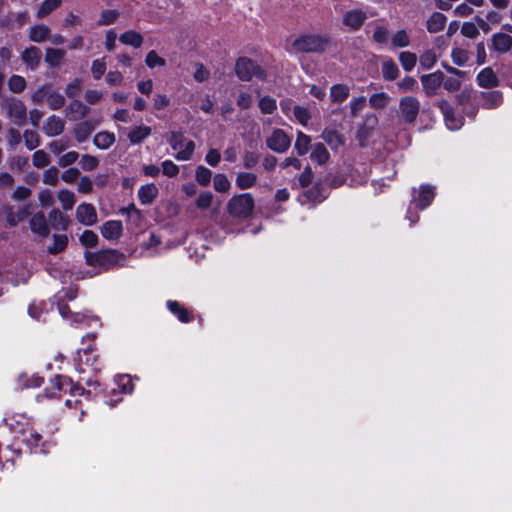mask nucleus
Masks as SVG:
<instances>
[{
	"label": "nucleus",
	"instance_id": "1",
	"mask_svg": "<svg viewBox=\"0 0 512 512\" xmlns=\"http://www.w3.org/2000/svg\"><path fill=\"white\" fill-rule=\"evenodd\" d=\"M85 260L87 265L107 272L123 267L126 256L117 249L108 248L96 252H86Z\"/></svg>",
	"mask_w": 512,
	"mask_h": 512
},
{
	"label": "nucleus",
	"instance_id": "2",
	"mask_svg": "<svg viewBox=\"0 0 512 512\" xmlns=\"http://www.w3.org/2000/svg\"><path fill=\"white\" fill-rule=\"evenodd\" d=\"M81 381L85 382V385L88 387L86 391H93L90 395H85V399L87 401H102L104 404L109 407H115L123 400V395L121 392H118L116 388L108 389L104 384H102L99 380L95 379H87L81 378Z\"/></svg>",
	"mask_w": 512,
	"mask_h": 512
},
{
	"label": "nucleus",
	"instance_id": "3",
	"mask_svg": "<svg viewBox=\"0 0 512 512\" xmlns=\"http://www.w3.org/2000/svg\"><path fill=\"white\" fill-rule=\"evenodd\" d=\"M51 389H46L45 393L48 398L60 397V393H68L71 396H82L90 395L93 391H86L79 382H74L70 377L57 374L50 379Z\"/></svg>",
	"mask_w": 512,
	"mask_h": 512
},
{
	"label": "nucleus",
	"instance_id": "4",
	"mask_svg": "<svg viewBox=\"0 0 512 512\" xmlns=\"http://www.w3.org/2000/svg\"><path fill=\"white\" fill-rule=\"evenodd\" d=\"M16 438L25 444L31 453L47 454L52 447V443L44 440L43 436L33 427L21 428Z\"/></svg>",
	"mask_w": 512,
	"mask_h": 512
},
{
	"label": "nucleus",
	"instance_id": "5",
	"mask_svg": "<svg viewBox=\"0 0 512 512\" xmlns=\"http://www.w3.org/2000/svg\"><path fill=\"white\" fill-rule=\"evenodd\" d=\"M255 201L250 193L234 195L227 203L228 213L235 218L247 219L253 213Z\"/></svg>",
	"mask_w": 512,
	"mask_h": 512
},
{
	"label": "nucleus",
	"instance_id": "6",
	"mask_svg": "<svg viewBox=\"0 0 512 512\" xmlns=\"http://www.w3.org/2000/svg\"><path fill=\"white\" fill-rule=\"evenodd\" d=\"M235 72L242 81H251L253 77L266 79L265 71L249 58L241 57L236 61Z\"/></svg>",
	"mask_w": 512,
	"mask_h": 512
},
{
	"label": "nucleus",
	"instance_id": "7",
	"mask_svg": "<svg viewBox=\"0 0 512 512\" xmlns=\"http://www.w3.org/2000/svg\"><path fill=\"white\" fill-rule=\"evenodd\" d=\"M173 150L177 151L176 159L189 160L194 152L195 143L184 137L182 130H171V137L169 139Z\"/></svg>",
	"mask_w": 512,
	"mask_h": 512
},
{
	"label": "nucleus",
	"instance_id": "8",
	"mask_svg": "<svg viewBox=\"0 0 512 512\" xmlns=\"http://www.w3.org/2000/svg\"><path fill=\"white\" fill-rule=\"evenodd\" d=\"M435 196V186L431 184H422L420 185L418 192L413 188V196L410 203L418 210H425L433 203Z\"/></svg>",
	"mask_w": 512,
	"mask_h": 512
},
{
	"label": "nucleus",
	"instance_id": "9",
	"mask_svg": "<svg viewBox=\"0 0 512 512\" xmlns=\"http://www.w3.org/2000/svg\"><path fill=\"white\" fill-rule=\"evenodd\" d=\"M326 41L317 35H305L294 40L293 48L297 52L310 53L322 52L325 49Z\"/></svg>",
	"mask_w": 512,
	"mask_h": 512
},
{
	"label": "nucleus",
	"instance_id": "10",
	"mask_svg": "<svg viewBox=\"0 0 512 512\" xmlns=\"http://www.w3.org/2000/svg\"><path fill=\"white\" fill-rule=\"evenodd\" d=\"M399 111L405 123H413L420 111V102L413 96H405L400 99Z\"/></svg>",
	"mask_w": 512,
	"mask_h": 512
},
{
	"label": "nucleus",
	"instance_id": "11",
	"mask_svg": "<svg viewBox=\"0 0 512 512\" xmlns=\"http://www.w3.org/2000/svg\"><path fill=\"white\" fill-rule=\"evenodd\" d=\"M266 144L269 149L278 153H283L289 148L291 138L285 134L284 130H273V133L267 139Z\"/></svg>",
	"mask_w": 512,
	"mask_h": 512
},
{
	"label": "nucleus",
	"instance_id": "12",
	"mask_svg": "<svg viewBox=\"0 0 512 512\" xmlns=\"http://www.w3.org/2000/svg\"><path fill=\"white\" fill-rule=\"evenodd\" d=\"M76 218L85 226H92L97 222V212L90 203H81L76 209Z\"/></svg>",
	"mask_w": 512,
	"mask_h": 512
},
{
	"label": "nucleus",
	"instance_id": "13",
	"mask_svg": "<svg viewBox=\"0 0 512 512\" xmlns=\"http://www.w3.org/2000/svg\"><path fill=\"white\" fill-rule=\"evenodd\" d=\"M443 81L444 74L440 71L421 77L423 89L428 96L435 95Z\"/></svg>",
	"mask_w": 512,
	"mask_h": 512
},
{
	"label": "nucleus",
	"instance_id": "14",
	"mask_svg": "<svg viewBox=\"0 0 512 512\" xmlns=\"http://www.w3.org/2000/svg\"><path fill=\"white\" fill-rule=\"evenodd\" d=\"M100 231L105 239L118 240L123 234V225L120 220H109L102 224Z\"/></svg>",
	"mask_w": 512,
	"mask_h": 512
},
{
	"label": "nucleus",
	"instance_id": "15",
	"mask_svg": "<svg viewBox=\"0 0 512 512\" xmlns=\"http://www.w3.org/2000/svg\"><path fill=\"white\" fill-rule=\"evenodd\" d=\"M512 48V37L507 33H495L491 37L490 49L506 54Z\"/></svg>",
	"mask_w": 512,
	"mask_h": 512
},
{
	"label": "nucleus",
	"instance_id": "16",
	"mask_svg": "<svg viewBox=\"0 0 512 512\" xmlns=\"http://www.w3.org/2000/svg\"><path fill=\"white\" fill-rule=\"evenodd\" d=\"M8 114L10 118L14 120V123L17 125H23L26 120V107L24 103L17 99H11L7 105Z\"/></svg>",
	"mask_w": 512,
	"mask_h": 512
},
{
	"label": "nucleus",
	"instance_id": "17",
	"mask_svg": "<svg viewBox=\"0 0 512 512\" xmlns=\"http://www.w3.org/2000/svg\"><path fill=\"white\" fill-rule=\"evenodd\" d=\"M167 309L173 314L181 323H190L193 316L190 311L176 300H168L166 302Z\"/></svg>",
	"mask_w": 512,
	"mask_h": 512
},
{
	"label": "nucleus",
	"instance_id": "18",
	"mask_svg": "<svg viewBox=\"0 0 512 512\" xmlns=\"http://www.w3.org/2000/svg\"><path fill=\"white\" fill-rule=\"evenodd\" d=\"M30 229L41 237H47L50 229L46 217L42 211L35 213L30 219Z\"/></svg>",
	"mask_w": 512,
	"mask_h": 512
},
{
	"label": "nucleus",
	"instance_id": "19",
	"mask_svg": "<svg viewBox=\"0 0 512 512\" xmlns=\"http://www.w3.org/2000/svg\"><path fill=\"white\" fill-rule=\"evenodd\" d=\"M41 50L36 46L26 48L22 54V61L31 69L35 70L41 62Z\"/></svg>",
	"mask_w": 512,
	"mask_h": 512
},
{
	"label": "nucleus",
	"instance_id": "20",
	"mask_svg": "<svg viewBox=\"0 0 512 512\" xmlns=\"http://www.w3.org/2000/svg\"><path fill=\"white\" fill-rule=\"evenodd\" d=\"M366 19L367 15L365 12L361 10H350L344 15L343 23L352 30H358Z\"/></svg>",
	"mask_w": 512,
	"mask_h": 512
},
{
	"label": "nucleus",
	"instance_id": "21",
	"mask_svg": "<svg viewBox=\"0 0 512 512\" xmlns=\"http://www.w3.org/2000/svg\"><path fill=\"white\" fill-rule=\"evenodd\" d=\"M157 195L158 188L153 183L142 185L138 190V198L143 205L151 204Z\"/></svg>",
	"mask_w": 512,
	"mask_h": 512
},
{
	"label": "nucleus",
	"instance_id": "22",
	"mask_svg": "<svg viewBox=\"0 0 512 512\" xmlns=\"http://www.w3.org/2000/svg\"><path fill=\"white\" fill-rule=\"evenodd\" d=\"M310 159L318 165H324L328 162L330 155L323 143H316L311 146Z\"/></svg>",
	"mask_w": 512,
	"mask_h": 512
},
{
	"label": "nucleus",
	"instance_id": "23",
	"mask_svg": "<svg viewBox=\"0 0 512 512\" xmlns=\"http://www.w3.org/2000/svg\"><path fill=\"white\" fill-rule=\"evenodd\" d=\"M322 138L332 150H337L345 143V138L338 130H323Z\"/></svg>",
	"mask_w": 512,
	"mask_h": 512
},
{
	"label": "nucleus",
	"instance_id": "24",
	"mask_svg": "<svg viewBox=\"0 0 512 512\" xmlns=\"http://www.w3.org/2000/svg\"><path fill=\"white\" fill-rule=\"evenodd\" d=\"M479 86L492 88L498 85V78L491 68H484L478 75Z\"/></svg>",
	"mask_w": 512,
	"mask_h": 512
},
{
	"label": "nucleus",
	"instance_id": "25",
	"mask_svg": "<svg viewBox=\"0 0 512 512\" xmlns=\"http://www.w3.org/2000/svg\"><path fill=\"white\" fill-rule=\"evenodd\" d=\"M446 21L447 17L443 13L434 12L427 20V30L430 33H437L444 28Z\"/></svg>",
	"mask_w": 512,
	"mask_h": 512
},
{
	"label": "nucleus",
	"instance_id": "26",
	"mask_svg": "<svg viewBox=\"0 0 512 512\" xmlns=\"http://www.w3.org/2000/svg\"><path fill=\"white\" fill-rule=\"evenodd\" d=\"M119 40L124 45H129L134 48H140L143 44V36L135 31V30H128L120 35Z\"/></svg>",
	"mask_w": 512,
	"mask_h": 512
},
{
	"label": "nucleus",
	"instance_id": "27",
	"mask_svg": "<svg viewBox=\"0 0 512 512\" xmlns=\"http://www.w3.org/2000/svg\"><path fill=\"white\" fill-rule=\"evenodd\" d=\"M115 135L108 130L98 132L93 139L95 146L99 149H108L115 142Z\"/></svg>",
	"mask_w": 512,
	"mask_h": 512
},
{
	"label": "nucleus",
	"instance_id": "28",
	"mask_svg": "<svg viewBox=\"0 0 512 512\" xmlns=\"http://www.w3.org/2000/svg\"><path fill=\"white\" fill-rule=\"evenodd\" d=\"M481 99L482 105L488 109L499 106L503 100L502 93L497 90L482 92Z\"/></svg>",
	"mask_w": 512,
	"mask_h": 512
},
{
	"label": "nucleus",
	"instance_id": "29",
	"mask_svg": "<svg viewBox=\"0 0 512 512\" xmlns=\"http://www.w3.org/2000/svg\"><path fill=\"white\" fill-rule=\"evenodd\" d=\"M309 202L320 203L325 198V188L321 183H315L313 186L308 188L304 194Z\"/></svg>",
	"mask_w": 512,
	"mask_h": 512
},
{
	"label": "nucleus",
	"instance_id": "30",
	"mask_svg": "<svg viewBox=\"0 0 512 512\" xmlns=\"http://www.w3.org/2000/svg\"><path fill=\"white\" fill-rule=\"evenodd\" d=\"M66 117L70 120H79L81 119L87 112V107L80 101L74 100L65 110Z\"/></svg>",
	"mask_w": 512,
	"mask_h": 512
},
{
	"label": "nucleus",
	"instance_id": "31",
	"mask_svg": "<svg viewBox=\"0 0 512 512\" xmlns=\"http://www.w3.org/2000/svg\"><path fill=\"white\" fill-rule=\"evenodd\" d=\"M350 94V89L346 84H335L330 88V99L333 103L344 102Z\"/></svg>",
	"mask_w": 512,
	"mask_h": 512
},
{
	"label": "nucleus",
	"instance_id": "32",
	"mask_svg": "<svg viewBox=\"0 0 512 512\" xmlns=\"http://www.w3.org/2000/svg\"><path fill=\"white\" fill-rule=\"evenodd\" d=\"M257 176L251 172H239L235 179L236 186L241 190H246L255 186Z\"/></svg>",
	"mask_w": 512,
	"mask_h": 512
},
{
	"label": "nucleus",
	"instance_id": "33",
	"mask_svg": "<svg viewBox=\"0 0 512 512\" xmlns=\"http://www.w3.org/2000/svg\"><path fill=\"white\" fill-rule=\"evenodd\" d=\"M115 385L118 392L124 394H131L134 391V384L132 381V377L128 374L117 375L115 377Z\"/></svg>",
	"mask_w": 512,
	"mask_h": 512
},
{
	"label": "nucleus",
	"instance_id": "34",
	"mask_svg": "<svg viewBox=\"0 0 512 512\" xmlns=\"http://www.w3.org/2000/svg\"><path fill=\"white\" fill-rule=\"evenodd\" d=\"M66 51L63 49L47 48L45 52V62L51 67H58L62 63Z\"/></svg>",
	"mask_w": 512,
	"mask_h": 512
},
{
	"label": "nucleus",
	"instance_id": "35",
	"mask_svg": "<svg viewBox=\"0 0 512 512\" xmlns=\"http://www.w3.org/2000/svg\"><path fill=\"white\" fill-rule=\"evenodd\" d=\"M381 70L383 78L389 81L397 79L400 73L398 66L391 58H387L383 61Z\"/></svg>",
	"mask_w": 512,
	"mask_h": 512
},
{
	"label": "nucleus",
	"instance_id": "36",
	"mask_svg": "<svg viewBox=\"0 0 512 512\" xmlns=\"http://www.w3.org/2000/svg\"><path fill=\"white\" fill-rule=\"evenodd\" d=\"M50 29L46 25H36L30 29L29 38L36 43H42L49 38Z\"/></svg>",
	"mask_w": 512,
	"mask_h": 512
},
{
	"label": "nucleus",
	"instance_id": "37",
	"mask_svg": "<svg viewBox=\"0 0 512 512\" xmlns=\"http://www.w3.org/2000/svg\"><path fill=\"white\" fill-rule=\"evenodd\" d=\"M68 245V237L65 234H54L53 243L48 247V252L57 255L63 252Z\"/></svg>",
	"mask_w": 512,
	"mask_h": 512
},
{
	"label": "nucleus",
	"instance_id": "38",
	"mask_svg": "<svg viewBox=\"0 0 512 512\" xmlns=\"http://www.w3.org/2000/svg\"><path fill=\"white\" fill-rule=\"evenodd\" d=\"M51 83L43 84L42 86L38 87L32 94H31V101L34 104H40L44 101L47 102L49 93L52 88Z\"/></svg>",
	"mask_w": 512,
	"mask_h": 512
},
{
	"label": "nucleus",
	"instance_id": "39",
	"mask_svg": "<svg viewBox=\"0 0 512 512\" xmlns=\"http://www.w3.org/2000/svg\"><path fill=\"white\" fill-rule=\"evenodd\" d=\"M7 85L11 92L19 94L26 89L27 82L24 77L17 74H13L9 77Z\"/></svg>",
	"mask_w": 512,
	"mask_h": 512
},
{
	"label": "nucleus",
	"instance_id": "40",
	"mask_svg": "<svg viewBox=\"0 0 512 512\" xmlns=\"http://www.w3.org/2000/svg\"><path fill=\"white\" fill-rule=\"evenodd\" d=\"M71 323L74 324L76 327H84V326H90L93 321H99L98 316L94 315H87L84 313H74L71 316Z\"/></svg>",
	"mask_w": 512,
	"mask_h": 512
},
{
	"label": "nucleus",
	"instance_id": "41",
	"mask_svg": "<svg viewBox=\"0 0 512 512\" xmlns=\"http://www.w3.org/2000/svg\"><path fill=\"white\" fill-rule=\"evenodd\" d=\"M310 144H311L310 136L302 133L299 130L297 138H296V142H295V150L297 151L298 155H300V156L305 155L310 149Z\"/></svg>",
	"mask_w": 512,
	"mask_h": 512
},
{
	"label": "nucleus",
	"instance_id": "42",
	"mask_svg": "<svg viewBox=\"0 0 512 512\" xmlns=\"http://www.w3.org/2000/svg\"><path fill=\"white\" fill-rule=\"evenodd\" d=\"M58 200L60 201L62 208L65 211H69L72 210L75 204V195L70 190L63 189L58 192Z\"/></svg>",
	"mask_w": 512,
	"mask_h": 512
},
{
	"label": "nucleus",
	"instance_id": "43",
	"mask_svg": "<svg viewBox=\"0 0 512 512\" xmlns=\"http://www.w3.org/2000/svg\"><path fill=\"white\" fill-rule=\"evenodd\" d=\"M61 5V0H45L41 3L40 8L37 11V18L41 19L46 17L52 11L57 9Z\"/></svg>",
	"mask_w": 512,
	"mask_h": 512
},
{
	"label": "nucleus",
	"instance_id": "44",
	"mask_svg": "<svg viewBox=\"0 0 512 512\" xmlns=\"http://www.w3.org/2000/svg\"><path fill=\"white\" fill-rule=\"evenodd\" d=\"M93 351H94V348L92 347V345H89L87 348L83 349V352L86 356L84 363L87 366H90L93 371L98 372L101 370V365L99 363V356L97 354H92Z\"/></svg>",
	"mask_w": 512,
	"mask_h": 512
},
{
	"label": "nucleus",
	"instance_id": "45",
	"mask_svg": "<svg viewBox=\"0 0 512 512\" xmlns=\"http://www.w3.org/2000/svg\"><path fill=\"white\" fill-rule=\"evenodd\" d=\"M212 172L203 165H199L195 171V179L201 186H208L211 182Z\"/></svg>",
	"mask_w": 512,
	"mask_h": 512
},
{
	"label": "nucleus",
	"instance_id": "46",
	"mask_svg": "<svg viewBox=\"0 0 512 512\" xmlns=\"http://www.w3.org/2000/svg\"><path fill=\"white\" fill-rule=\"evenodd\" d=\"M389 101L390 96L385 92L375 93L369 98V104L375 109L385 108Z\"/></svg>",
	"mask_w": 512,
	"mask_h": 512
},
{
	"label": "nucleus",
	"instance_id": "47",
	"mask_svg": "<svg viewBox=\"0 0 512 512\" xmlns=\"http://www.w3.org/2000/svg\"><path fill=\"white\" fill-rule=\"evenodd\" d=\"M64 104H65L64 96L61 93H59L58 91H56L54 89V87L52 86L51 91L49 93L48 100H47V105L52 110H57V109L61 108Z\"/></svg>",
	"mask_w": 512,
	"mask_h": 512
},
{
	"label": "nucleus",
	"instance_id": "48",
	"mask_svg": "<svg viewBox=\"0 0 512 512\" xmlns=\"http://www.w3.org/2000/svg\"><path fill=\"white\" fill-rule=\"evenodd\" d=\"M399 61L405 71H411L416 65L417 57L412 52L404 51L400 53Z\"/></svg>",
	"mask_w": 512,
	"mask_h": 512
},
{
	"label": "nucleus",
	"instance_id": "49",
	"mask_svg": "<svg viewBox=\"0 0 512 512\" xmlns=\"http://www.w3.org/2000/svg\"><path fill=\"white\" fill-rule=\"evenodd\" d=\"M213 185H214V189L217 192H221V193H225V192L229 191V189L231 187V183L228 180L227 176L222 173H218L214 176Z\"/></svg>",
	"mask_w": 512,
	"mask_h": 512
},
{
	"label": "nucleus",
	"instance_id": "50",
	"mask_svg": "<svg viewBox=\"0 0 512 512\" xmlns=\"http://www.w3.org/2000/svg\"><path fill=\"white\" fill-rule=\"evenodd\" d=\"M409 44L410 38L405 30L397 31L391 39V45L394 48H404L409 46Z\"/></svg>",
	"mask_w": 512,
	"mask_h": 512
},
{
	"label": "nucleus",
	"instance_id": "51",
	"mask_svg": "<svg viewBox=\"0 0 512 512\" xmlns=\"http://www.w3.org/2000/svg\"><path fill=\"white\" fill-rule=\"evenodd\" d=\"M81 244L87 248H93L98 244V235L92 230H84L79 238Z\"/></svg>",
	"mask_w": 512,
	"mask_h": 512
},
{
	"label": "nucleus",
	"instance_id": "52",
	"mask_svg": "<svg viewBox=\"0 0 512 512\" xmlns=\"http://www.w3.org/2000/svg\"><path fill=\"white\" fill-rule=\"evenodd\" d=\"M145 64L150 68L153 69L155 67H163L166 64V61L164 58L160 57L156 51L152 50L147 53L145 58Z\"/></svg>",
	"mask_w": 512,
	"mask_h": 512
},
{
	"label": "nucleus",
	"instance_id": "53",
	"mask_svg": "<svg viewBox=\"0 0 512 512\" xmlns=\"http://www.w3.org/2000/svg\"><path fill=\"white\" fill-rule=\"evenodd\" d=\"M23 137L25 140V145L29 150H33L39 146L40 140L37 130H24Z\"/></svg>",
	"mask_w": 512,
	"mask_h": 512
},
{
	"label": "nucleus",
	"instance_id": "54",
	"mask_svg": "<svg viewBox=\"0 0 512 512\" xmlns=\"http://www.w3.org/2000/svg\"><path fill=\"white\" fill-rule=\"evenodd\" d=\"M259 108L262 113L271 114L276 108V100L270 96H264L259 100Z\"/></svg>",
	"mask_w": 512,
	"mask_h": 512
},
{
	"label": "nucleus",
	"instance_id": "55",
	"mask_svg": "<svg viewBox=\"0 0 512 512\" xmlns=\"http://www.w3.org/2000/svg\"><path fill=\"white\" fill-rule=\"evenodd\" d=\"M294 116L298 123L302 126H307L311 118L309 110L303 106L294 107Z\"/></svg>",
	"mask_w": 512,
	"mask_h": 512
},
{
	"label": "nucleus",
	"instance_id": "56",
	"mask_svg": "<svg viewBox=\"0 0 512 512\" xmlns=\"http://www.w3.org/2000/svg\"><path fill=\"white\" fill-rule=\"evenodd\" d=\"M401 92L415 91L418 89V83L412 76H406L397 83Z\"/></svg>",
	"mask_w": 512,
	"mask_h": 512
},
{
	"label": "nucleus",
	"instance_id": "57",
	"mask_svg": "<svg viewBox=\"0 0 512 512\" xmlns=\"http://www.w3.org/2000/svg\"><path fill=\"white\" fill-rule=\"evenodd\" d=\"M77 297V289L76 288H66L59 291L57 294H55L54 299L55 301H64L67 303L68 301H73Z\"/></svg>",
	"mask_w": 512,
	"mask_h": 512
},
{
	"label": "nucleus",
	"instance_id": "58",
	"mask_svg": "<svg viewBox=\"0 0 512 512\" xmlns=\"http://www.w3.org/2000/svg\"><path fill=\"white\" fill-rule=\"evenodd\" d=\"M99 165L97 157L85 154L80 159V166L84 171H92Z\"/></svg>",
	"mask_w": 512,
	"mask_h": 512
},
{
	"label": "nucleus",
	"instance_id": "59",
	"mask_svg": "<svg viewBox=\"0 0 512 512\" xmlns=\"http://www.w3.org/2000/svg\"><path fill=\"white\" fill-rule=\"evenodd\" d=\"M33 165L37 168H43L50 162L48 154L44 150H37L32 156Z\"/></svg>",
	"mask_w": 512,
	"mask_h": 512
},
{
	"label": "nucleus",
	"instance_id": "60",
	"mask_svg": "<svg viewBox=\"0 0 512 512\" xmlns=\"http://www.w3.org/2000/svg\"><path fill=\"white\" fill-rule=\"evenodd\" d=\"M118 17L119 12L117 10H104L101 12L98 24L103 26L110 25L114 23Z\"/></svg>",
	"mask_w": 512,
	"mask_h": 512
},
{
	"label": "nucleus",
	"instance_id": "61",
	"mask_svg": "<svg viewBox=\"0 0 512 512\" xmlns=\"http://www.w3.org/2000/svg\"><path fill=\"white\" fill-rule=\"evenodd\" d=\"M58 174L59 171L55 166L49 167L43 173V182L45 184L55 186L58 183Z\"/></svg>",
	"mask_w": 512,
	"mask_h": 512
},
{
	"label": "nucleus",
	"instance_id": "62",
	"mask_svg": "<svg viewBox=\"0 0 512 512\" xmlns=\"http://www.w3.org/2000/svg\"><path fill=\"white\" fill-rule=\"evenodd\" d=\"M389 36V30L384 26H377L373 32V40L379 44H386Z\"/></svg>",
	"mask_w": 512,
	"mask_h": 512
},
{
	"label": "nucleus",
	"instance_id": "63",
	"mask_svg": "<svg viewBox=\"0 0 512 512\" xmlns=\"http://www.w3.org/2000/svg\"><path fill=\"white\" fill-rule=\"evenodd\" d=\"M106 71V63L104 61V58L102 59H96L92 62L91 66V72L94 77V79L98 80L100 79Z\"/></svg>",
	"mask_w": 512,
	"mask_h": 512
},
{
	"label": "nucleus",
	"instance_id": "64",
	"mask_svg": "<svg viewBox=\"0 0 512 512\" xmlns=\"http://www.w3.org/2000/svg\"><path fill=\"white\" fill-rule=\"evenodd\" d=\"M163 175L173 178L179 174V167L172 160H165L162 162Z\"/></svg>",
	"mask_w": 512,
	"mask_h": 512
}]
</instances>
